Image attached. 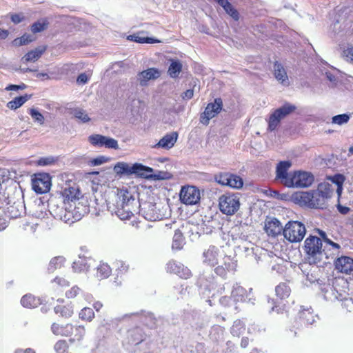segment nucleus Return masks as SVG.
<instances>
[{"instance_id": "obj_43", "label": "nucleus", "mask_w": 353, "mask_h": 353, "mask_svg": "<svg viewBox=\"0 0 353 353\" xmlns=\"http://www.w3.org/2000/svg\"><path fill=\"white\" fill-rule=\"evenodd\" d=\"M222 7L226 12V13L230 15L233 19L237 21L239 18L238 11L233 7L232 4H230L227 1L224 3V0H222Z\"/></svg>"}, {"instance_id": "obj_31", "label": "nucleus", "mask_w": 353, "mask_h": 353, "mask_svg": "<svg viewBox=\"0 0 353 353\" xmlns=\"http://www.w3.org/2000/svg\"><path fill=\"white\" fill-rule=\"evenodd\" d=\"M25 206L21 202H14L8 207V212L12 219H16L24 213Z\"/></svg>"}, {"instance_id": "obj_29", "label": "nucleus", "mask_w": 353, "mask_h": 353, "mask_svg": "<svg viewBox=\"0 0 353 353\" xmlns=\"http://www.w3.org/2000/svg\"><path fill=\"white\" fill-rule=\"evenodd\" d=\"M52 283V290L57 294L62 293L70 285V282L68 280L59 276L55 277Z\"/></svg>"}, {"instance_id": "obj_50", "label": "nucleus", "mask_w": 353, "mask_h": 353, "mask_svg": "<svg viewBox=\"0 0 353 353\" xmlns=\"http://www.w3.org/2000/svg\"><path fill=\"white\" fill-rule=\"evenodd\" d=\"M350 116L348 114H339V115L334 116L332 118V123L341 125L343 124L347 123L348 121L350 120Z\"/></svg>"}, {"instance_id": "obj_5", "label": "nucleus", "mask_w": 353, "mask_h": 353, "mask_svg": "<svg viewBox=\"0 0 353 353\" xmlns=\"http://www.w3.org/2000/svg\"><path fill=\"white\" fill-rule=\"evenodd\" d=\"M314 182V176L307 172L296 171L292 173L291 179L285 182L287 187L307 188Z\"/></svg>"}, {"instance_id": "obj_39", "label": "nucleus", "mask_w": 353, "mask_h": 353, "mask_svg": "<svg viewBox=\"0 0 353 353\" xmlns=\"http://www.w3.org/2000/svg\"><path fill=\"white\" fill-rule=\"evenodd\" d=\"M182 64L179 61L172 60L168 68V74L172 78H176L181 72Z\"/></svg>"}, {"instance_id": "obj_19", "label": "nucleus", "mask_w": 353, "mask_h": 353, "mask_svg": "<svg viewBox=\"0 0 353 353\" xmlns=\"http://www.w3.org/2000/svg\"><path fill=\"white\" fill-rule=\"evenodd\" d=\"M312 199V192H299L292 195V200L295 203H297L301 206L308 207L310 208H311Z\"/></svg>"}, {"instance_id": "obj_13", "label": "nucleus", "mask_w": 353, "mask_h": 353, "mask_svg": "<svg viewBox=\"0 0 353 353\" xmlns=\"http://www.w3.org/2000/svg\"><path fill=\"white\" fill-rule=\"evenodd\" d=\"M292 163L289 161H281L276 166V179H279L281 183L285 185V182L290 180L292 173L288 174V170L291 167Z\"/></svg>"}, {"instance_id": "obj_18", "label": "nucleus", "mask_w": 353, "mask_h": 353, "mask_svg": "<svg viewBox=\"0 0 353 353\" xmlns=\"http://www.w3.org/2000/svg\"><path fill=\"white\" fill-rule=\"evenodd\" d=\"M70 327L71 329L68 330V334L66 336V337L69 338V341L74 343L81 341L85 334V327L71 324Z\"/></svg>"}, {"instance_id": "obj_35", "label": "nucleus", "mask_w": 353, "mask_h": 353, "mask_svg": "<svg viewBox=\"0 0 353 353\" xmlns=\"http://www.w3.org/2000/svg\"><path fill=\"white\" fill-rule=\"evenodd\" d=\"M29 99L30 97L28 94L15 97L7 103V107L10 110H15L22 106Z\"/></svg>"}, {"instance_id": "obj_45", "label": "nucleus", "mask_w": 353, "mask_h": 353, "mask_svg": "<svg viewBox=\"0 0 353 353\" xmlns=\"http://www.w3.org/2000/svg\"><path fill=\"white\" fill-rule=\"evenodd\" d=\"M79 317L82 321H91L94 317V312L90 307H83L79 314Z\"/></svg>"}, {"instance_id": "obj_7", "label": "nucleus", "mask_w": 353, "mask_h": 353, "mask_svg": "<svg viewBox=\"0 0 353 353\" xmlns=\"http://www.w3.org/2000/svg\"><path fill=\"white\" fill-rule=\"evenodd\" d=\"M32 190L37 194H44L49 192L51 187V178L48 174H35L32 179Z\"/></svg>"}, {"instance_id": "obj_60", "label": "nucleus", "mask_w": 353, "mask_h": 353, "mask_svg": "<svg viewBox=\"0 0 353 353\" xmlns=\"http://www.w3.org/2000/svg\"><path fill=\"white\" fill-rule=\"evenodd\" d=\"M77 81L79 83L84 84L88 81V77L85 73H81L78 76Z\"/></svg>"}, {"instance_id": "obj_12", "label": "nucleus", "mask_w": 353, "mask_h": 353, "mask_svg": "<svg viewBox=\"0 0 353 353\" xmlns=\"http://www.w3.org/2000/svg\"><path fill=\"white\" fill-rule=\"evenodd\" d=\"M221 110V99H216L214 103H210L206 106L205 111L200 115V122L204 125H208L211 119L214 118Z\"/></svg>"}, {"instance_id": "obj_9", "label": "nucleus", "mask_w": 353, "mask_h": 353, "mask_svg": "<svg viewBox=\"0 0 353 353\" xmlns=\"http://www.w3.org/2000/svg\"><path fill=\"white\" fill-rule=\"evenodd\" d=\"M165 270L168 273L176 274L182 279H188L192 276L188 267L174 259H171L166 263Z\"/></svg>"}, {"instance_id": "obj_24", "label": "nucleus", "mask_w": 353, "mask_h": 353, "mask_svg": "<svg viewBox=\"0 0 353 353\" xmlns=\"http://www.w3.org/2000/svg\"><path fill=\"white\" fill-rule=\"evenodd\" d=\"M204 262L210 266H214L218 263L219 249L214 245L210 246L209 248L203 253Z\"/></svg>"}, {"instance_id": "obj_53", "label": "nucleus", "mask_w": 353, "mask_h": 353, "mask_svg": "<svg viewBox=\"0 0 353 353\" xmlns=\"http://www.w3.org/2000/svg\"><path fill=\"white\" fill-rule=\"evenodd\" d=\"M80 292L81 289L77 285H74L65 292V297L67 299H74L80 293Z\"/></svg>"}, {"instance_id": "obj_47", "label": "nucleus", "mask_w": 353, "mask_h": 353, "mask_svg": "<svg viewBox=\"0 0 353 353\" xmlns=\"http://www.w3.org/2000/svg\"><path fill=\"white\" fill-rule=\"evenodd\" d=\"M29 114L32 117L34 122H37L40 125H43L45 121V118L43 115L39 112L35 108H30L28 110Z\"/></svg>"}, {"instance_id": "obj_22", "label": "nucleus", "mask_w": 353, "mask_h": 353, "mask_svg": "<svg viewBox=\"0 0 353 353\" xmlns=\"http://www.w3.org/2000/svg\"><path fill=\"white\" fill-rule=\"evenodd\" d=\"M54 311L57 314L64 318H70L74 313L72 305L71 303H64L63 300H61V303L54 307Z\"/></svg>"}, {"instance_id": "obj_17", "label": "nucleus", "mask_w": 353, "mask_h": 353, "mask_svg": "<svg viewBox=\"0 0 353 353\" xmlns=\"http://www.w3.org/2000/svg\"><path fill=\"white\" fill-rule=\"evenodd\" d=\"M178 133L172 132L163 136L159 141L154 145V148H161L166 150L172 148L178 139Z\"/></svg>"}, {"instance_id": "obj_62", "label": "nucleus", "mask_w": 353, "mask_h": 353, "mask_svg": "<svg viewBox=\"0 0 353 353\" xmlns=\"http://www.w3.org/2000/svg\"><path fill=\"white\" fill-rule=\"evenodd\" d=\"M329 291H330L332 293L333 292L334 290H333V288L332 287H330L329 286L328 287V289L326 290V292L325 294V298L326 299H328V300H330V301H332L333 299H337V297L336 296H334L333 298L332 296H330L328 292Z\"/></svg>"}, {"instance_id": "obj_1", "label": "nucleus", "mask_w": 353, "mask_h": 353, "mask_svg": "<svg viewBox=\"0 0 353 353\" xmlns=\"http://www.w3.org/2000/svg\"><path fill=\"white\" fill-rule=\"evenodd\" d=\"M223 290L225 292L228 291L230 296H228L225 295L222 299V304L231 307L234 311L239 310L238 303L248 302L254 304L255 299L252 288L247 290L243 286L236 283L232 285L225 284Z\"/></svg>"}, {"instance_id": "obj_54", "label": "nucleus", "mask_w": 353, "mask_h": 353, "mask_svg": "<svg viewBox=\"0 0 353 353\" xmlns=\"http://www.w3.org/2000/svg\"><path fill=\"white\" fill-rule=\"evenodd\" d=\"M343 56L347 61L353 64V47L347 48L343 51Z\"/></svg>"}, {"instance_id": "obj_55", "label": "nucleus", "mask_w": 353, "mask_h": 353, "mask_svg": "<svg viewBox=\"0 0 353 353\" xmlns=\"http://www.w3.org/2000/svg\"><path fill=\"white\" fill-rule=\"evenodd\" d=\"M10 19H11V21L14 23L18 24V23L22 22L25 19V17L22 13H19V14L14 13V14H11Z\"/></svg>"}, {"instance_id": "obj_21", "label": "nucleus", "mask_w": 353, "mask_h": 353, "mask_svg": "<svg viewBox=\"0 0 353 353\" xmlns=\"http://www.w3.org/2000/svg\"><path fill=\"white\" fill-rule=\"evenodd\" d=\"M283 226L281 225L279 221L276 219H272L266 221L265 225V230L268 235L275 236L283 232Z\"/></svg>"}, {"instance_id": "obj_16", "label": "nucleus", "mask_w": 353, "mask_h": 353, "mask_svg": "<svg viewBox=\"0 0 353 353\" xmlns=\"http://www.w3.org/2000/svg\"><path fill=\"white\" fill-rule=\"evenodd\" d=\"M336 270L339 272L349 274L353 270V259L349 256H341L334 261Z\"/></svg>"}, {"instance_id": "obj_59", "label": "nucleus", "mask_w": 353, "mask_h": 353, "mask_svg": "<svg viewBox=\"0 0 353 353\" xmlns=\"http://www.w3.org/2000/svg\"><path fill=\"white\" fill-rule=\"evenodd\" d=\"M193 90L189 89L185 91L181 96L183 99H190L193 97Z\"/></svg>"}, {"instance_id": "obj_27", "label": "nucleus", "mask_w": 353, "mask_h": 353, "mask_svg": "<svg viewBox=\"0 0 353 353\" xmlns=\"http://www.w3.org/2000/svg\"><path fill=\"white\" fill-rule=\"evenodd\" d=\"M153 172L152 168L145 166L141 163H134L130 167V174H137L145 177L152 176Z\"/></svg>"}, {"instance_id": "obj_63", "label": "nucleus", "mask_w": 353, "mask_h": 353, "mask_svg": "<svg viewBox=\"0 0 353 353\" xmlns=\"http://www.w3.org/2000/svg\"><path fill=\"white\" fill-rule=\"evenodd\" d=\"M338 210L343 214H346L349 212L350 208L345 206H342L341 205H338Z\"/></svg>"}, {"instance_id": "obj_34", "label": "nucleus", "mask_w": 353, "mask_h": 353, "mask_svg": "<svg viewBox=\"0 0 353 353\" xmlns=\"http://www.w3.org/2000/svg\"><path fill=\"white\" fill-rule=\"evenodd\" d=\"M160 76V72L158 69L151 68L143 70L140 73L141 81H148L151 79H156Z\"/></svg>"}, {"instance_id": "obj_42", "label": "nucleus", "mask_w": 353, "mask_h": 353, "mask_svg": "<svg viewBox=\"0 0 353 353\" xmlns=\"http://www.w3.org/2000/svg\"><path fill=\"white\" fill-rule=\"evenodd\" d=\"M275 291L276 296L283 299L289 296L290 288L285 283H280L276 287Z\"/></svg>"}, {"instance_id": "obj_8", "label": "nucleus", "mask_w": 353, "mask_h": 353, "mask_svg": "<svg viewBox=\"0 0 353 353\" xmlns=\"http://www.w3.org/2000/svg\"><path fill=\"white\" fill-rule=\"evenodd\" d=\"M201 199L200 191L192 185L184 186L180 192V199L185 205H195Z\"/></svg>"}, {"instance_id": "obj_6", "label": "nucleus", "mask_w": 353, "mask_h": 353, "mask_svg": "<svg viewBox=\"0 0 353 353\" xmlns=\"http://www.w3.org/2000/svg\"><path fill=\"white\" fill-rule=\"evenodd\" d=\"M295 110V106L290 103H285L281 108L275 110L270 116L268 121V129L274 130L279 125L281 121L285 119Z\"/></svg>"}, {"instance_id": "obj_14", "label": "nucleus", "mask_w": 353, "mask_h": 353, "mask_svg": "<svg viewBox=\"0 0 353 353\" xmlns=\"http://www.w3.org/2000/svg\"><path fill=\"white\" fill-rule=\"evenodd\" d=\"M80 192L76 187L67 185L62 189L60 194L64 204L75 202L79 199Z\"/></svg>"}, {"instance_id": "obj_23", "label": "nucleus", "mask_w": 353, "mask_h": 353, "mask_svg": "<svg viewBox=\"0 0 353 353\" xmlns=\"http://www.w3.org/2000/svg\"><path fill=\"white\" fill-rule=\"evenodd\" d=\"M47 50L46 46H39L34 50L28 52L23 57L22 61L25 63L37 61Z\"/></svg>"}, {"instance_id": "obj_37", "label": "nucleus", "mask_w": 353, "mask_h": 353, "mask_svg": "<svg viewBox=\"0 0 353 353\" xmlns=\"http://www.w3.org/2000/svg\"><path fill=\"white\" fill-rule=\"evenodd\" d=\"M140 33L137 34H133L131 35L128 36V40L134 41L139 43H154L157 42L158 41L152 38V37H141L139 35Z\"/></svg>"}, {"instance_id": "obj_61", "label": "nucleus", "mask_w": 353, "mask_h": 353, "mask_svg": "<svg viewBox=\"0 0 353 353\" xmlns=\"http://www.w3.org/2000/svg\"><path fill=\"white\" fill-rule=\"evenodd\" d=\"M7 226V221L2 212H0V231L4 230Z\"/></svg>"}, {"instance_id": "obj_40", "label": "nucleus", "mask_w": 353, "mask_h": 353, "mask_svg": "<svg viewBox=\"0 0 353 353\" xmlns=\"http://www.w3.org/2000/svg\"><path fill=\"white\" fill-rule=\"evenodd\" d=\"M65 261V260L63 256H56L52 258L48 264V270L50 272H54L57 269L61 268Z\"/></svg>"}, {"instance_id": "obj_2", "label": "nucleus", "mask_w": 353, "mask_h": 353, "mask_svg": "<svg viewBox=\"0 0 353 353\" xmlns=\"http://www.w3.org/2000/svg\"><path fill=\"white\" fill-rule=\"evenodd\" d=\"M327 247L322 249V241L320 238L310 235L305 241L303 250L307 254L310 264H316L323 260V256L329 258L326 252Z\"/></svg>"}, {"instance_id": "obj_64", "label": "nucleus", "mask_w": 353, "mask_h": 353, "mask_svg": "<svg viewBox=\"0 0 353 353\" xmlns=\"http://www.w3.org/2000/svg\"><path fill=\"white\" fill-rule=\"evenodd\" d=\"M9 32L7 30H3L0 28V39H4L8 37Z\"/></svg>"}, {"instance_id": "obj_46", "label": "nucleus", "mask_w": 353, "mask_h": 353, "mask_svg": "<svg viewBox=\"0 0 353 353\" xmlns=\"http://www.w3.org/2000/svg\"><path fill=\"white\" fill-rule=\"evenodd\" d=\"M72 114L76 119H79L83 123H87L90 120V118L85 113V111L81 108H74L72 110Z\"/></svg>"}, {"instance_id": "obj_49", "label": "nucleus", "mask_w": 353, "mask_h": 353, "mask_svg": "<svg viewBox=\"0 0 353 353\" xmlns=\"http://www.w3.org/2000/svg\"><path fill=\"white\" fill-rule=\"evenodd\" d=\"M97 274L102 279L107 278L111 274V268L108 264H101L97 268Z\"/></svg>"}, {"instance_id": "obj_56", "label": "nucleus", "mask_w": 353, "mask_h": 353, "mask_svg": "<svg viewBox=\"0 0 353 353\" xmlns=\"http://www.w3.org/2000/svg\"><path fill=\"white\" fill-rule=\"evenodd\" d=\"M130 167L125 163H119L115 168H119V172L130 174Z\"/></svg>"}, {"instance_id": "obj_28", "label": "nucleus", "mask_w": 353, "mask_h": 353, "mask_svg": "<svg viewBox=\"0 0 353 353\" xmlns=\"http://www.w3.org/2000/svg\"><path fill=\"white\" fill-rule=\"evenodd\" d=\"M72 323L61 324L54 322L51 325V331L56 336H61L66 337L68 334V330L71 329L70 325Z\"/></svg>"}, {"instance_id": "obj_4", "label": "nucleus", "mask_w": 353, "mask_h": 353, "mask_svg": "<svg viewBox=\"0 0 353 353\" xmlns=\"http://www.w3.org/2000/svg\"><path fill=\"white\" fill-rule=\"evenodd\" d=\"M306 233L304 224L299 221H288L283 230L285 239L291 243H298L303 240Z\"/></svg>"}, {"instance_id": "obj_41", "label": "nucleus", "mask_w": 353, "mask_h": 353, "mask_svg": "<svg viewBox=\"0 0 353 353\" xmlns=\"http://www.w3.org/2000/svg\"><path fill=\"white\" fill-rule=\"evenodd\" d=\"M245 330V323L241 320L235 321L231 327L232 334L236 336H239L241 334L244 333Z\"/></svg>"}, {"instance_id": "obj_32", "label": "nucleus", "mask_w": 353, "mask_h": 353, "mask_svg": "<svg viewBox=\"0 0 353 353\" xmlns=\"http://www.w3.org/2000/svg\"><path fill=\"white\" fill-rule=\"evenodd\" d=\"M185 243V237L183 233L179 230H176L172 239V250H180L183 248Z\"/></svg>"}, {"instance_id": "obj_38", "label": "nucleus", "mask_w": 353, "mask_h": 353, "mask_svg": "<svg viewBox=\"0 0 353 353\" xmlns=\"http://www.w3.org/2000/svg\"><path fill=\"white\" fill-rule=\"evenodd\" d=\"M49 25V22L47 19H41L37 21L32 23L30 27L31 32L34 34L41 32L46 30Z\"/></svg>"}, {"instance_id": "obj_30", "label": "nucleus", "mask_w": 353, "mask_h": 353, "mask_svg": "<svg viewBox=\"0 0 353 353\" xmlns=\"http://www.w3.org/2000/svg\"><path fill=\"white\" fill-rule=\"evenodd\" d=\"M316 192V194H319L321 196H323L327 201L334 194V189L332 188V185L329 183L323 182L319 184Z\"/></svg>"}, {"instance_id": "obj_20", "label": "nucleus", "mask_w": 353, "mask_h": 353, "mask_svg": "<svg viewBox=\"0 0 353 353\" xmlns=\"http://www.w3.org/2000/svg\"><path fill=\"white\" fill-rule=\"evenodd\" d=\"M274 77L278 81L285 86L290 84L287 72L281 63L276 61L274 64Z\"/></svg>"}, {"instance_id": "obj_58", "label": "nucleus", "mask_w": 353, "mask_h": 353, "mask_svg": "<svg viewBox=\"0 0 353 353\" xmlns=\"http://www.w3.org/2000/svg\"><path fill=\"white\" fill-rule=\"evenodd\" d=\"M129 270V265L125 263H121L120 265L117 268L118 273L123 274L126 273Z\"/></svg>"}, {"instance_id": "obj_15", "label": "nucleus", "mask_w": 353, "mask_h": 353, "mask_svg": "<svg viewBox=\"0 0 353 353\" xmlns=\"http://www.w3.org/2000/svg\"><path fill=\"white\" fill-rule=\"evenodd\" d=\"M222 185H227L232 188L240 189L243 185L241 176L231 173L222 174Z\"/></svg>"}, {"instance_id": "obj_3", "label": "nucleus", "mask_w": 353, "mask_h": 353, "mask_svg": "<svg viewBox=\"0 0 353 353\" xmlns=\"http://www.w3.org/2000/svg\"><path fill=\"white\" fill-rule=\"evenodd\" d=\"M119 200L117 201L116 208L114 209V213L121 220H130L134 217L132 211V205L130 203V199H134L128 190H121L118 194Z\"/></svg>"}, {"instance_id": "obj_26", "label": "nucleus", "mask_w": 353, "mask_h": 353, "mask_svg": "<svg viewBox=\"0 0 353 353\" xmlns=\"http://www.w3.org/2000/svg\"><path fill=\"white\" fill-rule=\"evenodd\" d=\"M141 210L145 219L148 221H155L161 219V216L157 212L154 205L149 204L148 208L144 207Z\"/></svg>"}, {"instance_id": "obj_25", "label": "nucleus", "mask_w": 353, "mask_h": 353, "mask_svg": "<svg viewBox=\"0 0 353 353\" xmlns=\"http://www.w3.org/2000/svg\"><path fill=\"white\" fill-rule=\"evenodd\" d=\"M21 303L24 307L34 308L41 304V300L32 294H27L22 296Z\"/></svg>"}, {"instance_id": "obj_57", "label": "nucleus", "mask_w": 353, "mask_h": 353, "mask_svg": "<svg viewBox=\"0 0 353 353\" xmlns=\"http://www.w3.org/2000/svg\"><path fill=\"white\" fill-rule=\"evenodd\" d=\"M26 88V85L24 84V83H21L20 85H13V84H10L9 85H8L6 88V90H23L24 89Z\"/></svg>"}, {"instance_id": "obj_52", "label": "nucleus", "mask_w": 353, "mask_h": 353, "mask_svg": "<svg viewBox=\"0 0 353 353\" xmlns=\"http://www.w3.org/2000/svg\"><path fill=\"white\" fill-rule=\"evenodd\" d=\"M324 241L327 244V245L329 246L328 250L332 251V255H338L339 254V250L341 248L339 244L332 241L330 239L327 238H324Z\"/></svg>"}, {"instance_id": "obj_51", "label": "nucleus", "mask_w": 353, "mask_h": 353, "mask_svg": "<svg viewBox=\"0 0 353 353\" xmlns=\"http://www.w3.org/2000/svg\"><path fill=\"white\" fill-rule=\"evenodd\" d=\"M343 181H344V177L341 174L335 175L332 178V182L334 183L337 186L336 191L339 196H340L342 192V190H343L342 185L343 183Z\"/></svg>"}, {"instance_id": "obj_44", "label": "nucleus", "mask_w": 353, "mask_h": 353, "mask_svg": "<svg viewBox=\"0 0 353 353\" xmlns=\"http://www.w3.org/2000/svg\"><path fill=\"white\" fill-rule=\"evenodd\" d=\"M323 73L327 77V79L332 84V85H336L338 80H339V71L335 68H331V70H326L325 71H322Z\"/></svg>"}, {"instance_id": "obj_33", "label": "nucleus", "mask_w": 353, "mask_h": 353, "mask_svg": "<svg viewBox=\"0 0 353 353\" xmlns=\"http://www.w3.org/2000/svg\"><path fill=\"white\" fill-rule=\"evenodd\" d=\"M312 199L311 202V208L323 209L326 208L327 201L323 196L316 194V190L312 191Z\"/></svg>"}, {"instance_id": "obj_36", "label": "nucleus", "mask_w": 353, "mask_h": 353, "mask_svg": "<svg viewBox=\"0 0 353 353\" xmlns=\"http://www.w3.org/2000/svg\"><path fill=\"white\" fill-rule=\"evenodd\" d=\"M316 316L312 314L310 308L304 309L299 313V319L305 325H311L315 321Z\"/></svg>"}, {"instance_id": "obj_10", "label": "nucleus", "mask_w": 353, "mask_h": 353, "mask_svg": "<svg viewBox=\"0 0 353 353\" xmlns=\"http://www.w3.org/2000/svg\"><path fill=\"white\" fill-rule=\"evenodd\" d=\"M88 141L91 145L95 147L104 146L106 148L119 149V144L116 139L101 134H92L88 137Z\"/></svg>"}, {"instance_id": "obj_48", "label": "nucleus", "mask_w": 353, "mask_h": 353, "mask_svg": "<svg viewBox=\"0 0 353 353\" xmlns=\"http://www.w3.org/2000/svg\"><path fill=\"white\" fill-rule=\"evenodd\" d=\"M33 41L32 36L28 34H24L21 37L16 38L12 41V43L15 46H21L23 45H27L31 41Z\"/></svg>"}, {"instance_id": "obj_11", "label": "nucleus", "mask_w": 353, "mask_h": 353, "mask_svg": "<svg viewBox=\"0 0 353 353\" xmlns=\"http://www.w3.org/2000/svg\"><path fill=\"white\" fill-rule=\"evenodd\" d=\"M222 213L227 215L234 214L239 208V199L236 194L222 196Z\"/></svg>"}]
</instances>
